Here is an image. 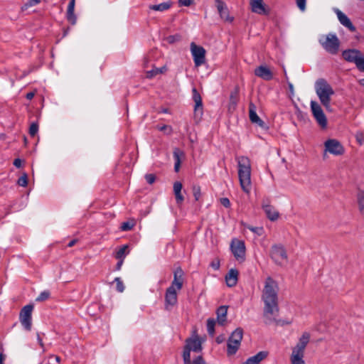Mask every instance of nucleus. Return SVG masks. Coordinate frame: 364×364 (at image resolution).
Here are the masks:
<instances>
[{
    "label": "nucleus",
    "instance_id": "obj_1",
    "mask_svg": "<svg viewBox=\"0 0 364 364\" xmlns=\"http://www.w3.org/2000/svg\"><path fill=\"white\" fill-rule=\"evenodd\" d=\"M278 291L277 282L271 277H268L265 280L262 294V299L264 304V316L267 319L265 323L269 324L274 321L277 325L290 324V321L276 320L272 317L279 312Z\"/></svg>",
    "mask_w": 364,
    "mask_h": 364
},
{
    "label": "nucleus",
    "instance_id": "obj_2",
    "mask_svg": "<svg viewBox=\"0 0 364 364\" xmlns=\"http://www.w3.org/2000/svg\"><path fill=\"white\" fill-rule=\"evenodd\" d=\"M238 177L242 191L248 193L251 188V164L246 156L237 158Z\"/></svg>",
    "mask_w": 364,
    "mask_h": 364
},
{
    "label": "nucleus",
    "instance_id": "obj_3",
    "mask_svg": "<svg viewBox=\"0 0 364 364\" xmlns=\"http://www.w3.org/2000/svg\"><path fill=\"white\" fill-rule=\"evenodd\" d=\"M315 90L321 103L329 109L331 96L335 93L331 85L325 79L319 78L315 82Z\"/></svg>",
    "mask_w": 364,
    "mask_h": 364
},
{
    "label": "nucleus",
    "instance_id": "obj_4",
    "mask_svg": "<svg viewBox=\"0 0 364 364\" xmlns=\"http://www.w3.org/2000/svg\"><path fill=\"white\" fill-rule=\"evenodd\" d=\"M309 341L310 334L308 332L303 333L296 345L292 348L290 356L291 364H306L304 360V352Z\"/></svg>",
    "mask_w": 364,
    "mask_h": 364
},
{
    "label": "nucleus",
    "instance_id": "obj_5",
    "mask_svg": "<svg viewBox=\"0 0 364 364\" xmlns=\"http://www.w3.org/2000/svg\"><path fill=\"white\" fill-rule=\"evenodd\" d=\"M318 42L327 53L331 55H336L338 53L341 43L335 33L322 36Z\"/></svg>",
    "mask_w": 364,
    "mask_h": 364
},
{
    "label": "nucleus",
    "instance_id": "obj_6",
    "mask_svg": "<svg viewBox=\"0 0 364 364\" xmlns=\"http://www.w3.org/2000/svg\"><path fill=\"white\" fill-rule=\"evenodd\" d=\"M270 257L279 266L287 262L288 256L284 245L281 244L273 245L270 250Z\"/></svg>",
    "mask_w": 364,
    "mask_h": 364
},
{
    "label": "nucleus",
    "instance_id": "obj_7",
    "mask_svg": "<svg viewBox=\"0 0 364 364\" xmlns=\"http://www.w3.org/2000/svg\"><path fill=\"white\" fill-rule=\"evenodd\" d=\"M202 350L201 341L198 336L188 338L186 340V345L183 351V359L191 358V351L200 352Z\"/></svg>",
    "mask_w": 364,
    "mask_h": 364
},
{
    "label": "nucleus",
    "instance_id": "obj_8",
    "mask_svg": "<svg viewBox=\"0 0 364 364\" xmlns=\"http://www.w3.org/2000/svg\"><path fill=\"white\" fill-rule=\"evenodd\" d=\"M33 305L28 304L23 306L19 314V320L25 330L29 331L32 326V311Z\"/></svg>",
    "mask_w": 364,
    "mask_h": 364
},
{
    "label": "nucleus",
    "instance_id": "obj_9",
    "mask_svg": "<svg viewBox=\"0 0 364 364\" xmlns=\"http://www.w3.org/2000/svg\"><path fill=\"white\" fill-rule=\"evenodd\" d=\"M311 109L318 125L321 128H326L327 127V119L320 105L316 101H311Z\"/></svg>",
    "mask_w": 364,
    "mask_h": 364
},
{
    "label": "nucleus",
    "instance_id": "obj_10",
    "mask_svg": "<svg viewBox=\"0 0 364 364\" xmlns=\"http://www.w3.org/2000/svg\"><path fill=\"white\" fill-rule=\"evenodd\" d=\"M191 50L196 66H200L205 62V50L203 47L197 46L195 43H191Z\"/></svg>",
    "mask_w": 364,
    "mask_h": 364
},
{
    "label": "nucleus",
    "instance_id": "obj_11",
    "mask_svg": "<svg viewBox=\"0 0 364 364\" xmlns=\"http://www.w3.org/2000/svg\"><path fill=\"white\" fill-rule=\"evenodd\" d=\"M230 249L237 260L245 259V245L243 241L233 239L230 244Z\"/></svg>",
    "mask_w": 364,
    "mask_h": 364
},
{
    "label": "nucleus",
    "instance_id": "obj_12",
    "mask_svg": "<svg viewBox=\"0 0 364 364\" xmlns=\"http://www.w3.org/2000/svg\"><path fill=\"white\" fill-rule=\"evenodd\" d=\"M325 151L329 153L339 156L344 153V148L342 144L336 139H328L324 143Z\"/></svg>",
    "mask_w": 364,
    "mask_h": 364
},
{
    "label": "nucleus",
    "instance_id": "obj_13",
    "mask_svg": "<svg viewBox=\"0 0 364 364\" xmlns=\"http://www.w3.org/2000/svg\"><path fill=\"white\" fill-rule=\"evenodd\" d=\"M262 208L268 219L271 221H275L279 218V213L275 208L270 204V200L269 198H265L262 200Z\"/></svg>",
    "mask_w": 364,
    "mask_h": 364
},
{
    "label": "nucleus",
    "instance_id": "obj_14",
    "mask_svg": "<svg viewBox=\"0 0 364 364\" xmlns=\"http://www.w3.org/2000/svg\"><path fill=\"white\" fill-rule=\"evenodd\" d=\"M362 53L357 49H347L342 52L343 59L350 63H354L355 65L360 60Z\"/></svg>",
    "mask_w": 364,
    "mask_h": 364
},
{
    "label": "nucleus",
    "instance_id": "obj_15",
    "mask_svg": "<svg viewBox=\"0 0 364 364\" xmlns=\"http://www.w3.org/2000/svg\"><path fill=\"white\" fill-rule=\"evenodd\" d=\"M184 272L181 267H178L173 272V280L170 287H173L178 290H181L183 287Z\"/></svg>",
    "mask_w": 364,
    "mask_h": 364
},
{
    "label": "nucleus",
    "instance_id": "obj_16",
    "mask_svg": "<svg viewBox=\"0 0 364 364\" xmlns=\"http://www.w3.org/2000/svg\"><path fill=\"white\" fill-rule=\"evenodd\" d=\"M165 302H166V309H168V306H174L177 303V293L176 289L173 287H169L166 291L165 294Z\"/></svg>",
    "mask_w": 364,
    "mask_h": 364
},
{
    "label": "nucleus",
    "instance_id": "obj_17",
    "mask_svg": "<svg viewBox=\"0 0 364 364\" xmlns=\"http://www.w3.org/2000/svg\"><path fill=\"white\" fill-rule=\"evenodd\" d=\"M239 92L240 89L238 86H235V88L231 91L229 103L228 105V110L229 112H232L235 110L239 102Z\"/></svg>",
    "mask_w": 364,
    "mask_h": 364
},
{
    "label": "nucleus",
    "instance_id": "obj_18",
    "mask_svg": "<svg viewBox=\"0 0 364 364\" xmlns=\"http://www.w3.org/2000/svg\"><path fill=\"white\" fill-rule=\"evenodd\" d=\"M336 13L337 15V17L340 21V23L347 28H348L349 31L351 32H354L356 30V28L355 26L352 23L350 18L341 11L339 9H336Z\"/></svg>",
    "mask_w": 364,
    "mask_h": 364
},
{
    "label": "nucleus",
    "instance_id": "obj_19",
    "mask_svg": "<svg viewBox=\"0 0 364 364\" xmlns=\"http://www.w3.org/2000/svg\"><path fill=\"white\" fill-rule=\"evenodd\" d=\"M249 117L252 123L257 124L262 128L264 127L265 123L256 113V106L252 102L249 105Z\"/></svg>",
    "mask_w": 364,
    "mask_h": 364
},
{
    "label": "nucleus",
    "instance_id": "obj_20",
    "mask_svg": "<svg viewBox=\"0 0 364 364\" xmlns=\"http://www.w3.org/2000/svg\"><path fill=\"white\" fill-rule=\"evenodd\" d=\"M255 75L264 80H271L273 78V74L270 69L264 65H260L255 70Z\"/></svg>",
    "mask_w": 364,
    "mask_h": 364
},
{
    "label": "nucleus",
    "instance_id": "obj_21",
    "mask_svg": "<svg viewBox=\"0 0 364 364\" xmlns=\"http://www.w3.org/2000/svg\"><path fill=\"white\" fill-rule=\"evenodd\" d=\"M193 100L195 102L194 112L196 115H202L203 114V102L200 93L196 88H193Z\"/></svg>",
    "mask_w": 364,
    "mask_h": 364
},
{
    "label": "nucleus",
    "instance_id": "obj_22",
    "mask_svg": "<svg viewBox=\"0 0 364 364\" xmlns=\"http://www.w3.org/2000/svg\"><path fill=\"white\" fill-rule=\"evenodd\" d=\"M215 2L220 17L225 21H232V18L229 17V12L225 4L221 0H215Z\"/></svg>",
    "mask_w": 364,
    "mask_h": 364
},
{
    "label": "nucleus",
    "instance_id": "obj_23",
    "mask_svg": "<svg viewBox=\"0 0 364 364\" xmlns=\"http://www.w3.org/2000/svg\"><path fill=\"white\" fill-rule=\"evenodd\" d=\"M239 272L236 269H231L225 276L226 284L232 287L237 284Z\"/></svg>",
    "mask_w": 364,
    "mask_h": 364
},
{
    "label": "nucleus",
    "instance_id": "obj_24",
    "mask_svg": "<svg viewBox=\"0 0 364 364\" xmlns=\"http://www.w3.org/2000/svg\"><path fill=\"white\" fill-rule=\"evenodd\" d=\"M173 155L175 160L174 171L176 172H178L181 167V160L184 159L185 154L183 151L179 148H174Z\"/></svg>",
    "mask_w": 364,
    "mask_h": 364
},
{
    "label": "nucleus",
    "instance_id": "obj_25",
    "mask_svg": "<svg viewBox=\"0 0 364 364\" xmlns=\"http://www.w3.org/2000/svg\"><path fill=\"white\" fill-rule=\"evenodd\" d=\"M250 5L252 12L258 14H266V10L264 5L262 3V0H250Z\"/></svg>",
    "mask_w": 364,
    "mask_h": 364
},
{
    "label": "nucleus",
    "instance_id": "obj_26",
    "mask_svg": "<svg viewBox=\"0 0 364 364\" xmlns=\"http://www.w3.org/2000/svg\"><path fill=\"white\" fill-rule=\"evenodd\" d=\"M183 186L182 183L179 181H176L173 183V193L176 198V201L178 205H181L183 200L184 197L181 193Z\"/></svg>",
    "mask_w": 364,
    "mask_h": 364
},
{
    "label": "nucleus",
    "instance_id": "obj_27",
    "mask_svg": "<svg viewBox=\"0 0 364 364\" xmlns=\"http://www.w3.org/2000/svg\"><path fill=\"white\" fill-rule=\"evenodd\" d=\"M75 9V0H70L68 4V9H67V20L72 24L75 25L77 21V17L74 13Z\"/></svg>",
    "mask_w": 364,
    "mask_h": 364
},
{
    "label": "nucleus",
    "instance_id": "obj_28",
    "mask_svg": "<svg viewBox=\"0 0 364 364\" xmlns=\"http://www.w3.org/2000/svg\"><path fill=\"white\" fill-rule=\"evenodd\" d=\"M227 314H228V306H220L218 308L216 311L217 314V321L218 323L223 326L227 319Z\"/></svg>",
    "mask_w": 364,
    "mask_h": 364
},
{
    "label": "nucleus",
    "instance_id": "obj_29",
    "mask_svg": "<svg viewBox=\"0 0 364 364\" xmlns=\"http://www.w3.org/2000/svg\"><path fill=\"white\" fill-rule=\"evenodd\" d=\"M240 343H241L240 342H238L237 341H235L228 338V344H227L228 355H235L236 353V352L237 351V350L240 346Z\"/></svg>",
    "mask_w": 364,
    "mask_h": 364
},
{
    "label": "nucleus",
    "instance_id": "obj_30",
    "mask_svg": "<svg viewBox=\"0 0 364 364\" xmlns=\"http://www.w3.org/2000/svg\"><path fill=\"white\" fill-rule=\"evenodd\" d=\"M172 4H173V3L169 1H166V2H163L159 4L149 5V9L154 10V11H164L168 10L171 7Z\"/></svg>",
    "mask_w": 364,
    "mask_h": 364
},
{
    "label": "nucleus",
    "instance_id": "obj_31",
    "mask_svg": "<svg viewBox=\"0 0 364 364\" xmlns=\"http://www.w3.org/2000/svg\"><path fill=\"white\" fill-rule=\"evenodd\" d=\"M243 337V330L242 328H236L230 335L229 337L230 339H232L233 341H237L238 342L241 343V341Z\"/></svg>",
    "mask_w": 364,
    "mask_h": 364
},
{
    "label": "nucleus",
    "instance_id": "obj_32",
    "mask_svg": "<svg viewBox=\"0 0 364 364\" xmlns=\"http://www.w3.org/2000/svg\"><path fill=\"white\" fill-rule=\"evenodd\" d=\"M357 200L359 210L361 214H364V191H359L357 193Z\"/></svg>",
    "mask_w": 364,
    "mask_h": 364
},
{
    "label": "nucleus",
    "instance_id": "obj_33",
    "mask_svg": "<svg viewBox=\"0 0 364 364\" xmlns=\"http://www.w3.org/2000/svg\"><path fill=\"white\" fill-rule=\"evenodd\" d=\"M183 360L184 364H206L205 361L201 355L196 357L193 360H191V358Z\"/></svg>",
    "mask_w": 364,
    "mask_h": 364
},
{
    "label": "nucleus",
    "instance_id": "obj_34",
    "mask_svg": "<svg viewBox=\"0 0 364 364\" xmlns=\"http://www.w3.org/2000/svg\"><path fill=\"white\" fill-rule=\"evenodd\" d=\"M215 321L214 318H208L207 321V331L210 336H213L215 334Z\"/></svg>",
    "mask_w": 364,
    "mask_h": 364
},
{
    "label": "nucleus",
    "instance_id": "obj_35",
    "mask_svg": "<svg viewBox=\"0 0 364 364\" xmlns=\"http://www.w3.org/2000/svg\"><path fill=\"white\" fill-rule=\"evenodd\" d=\"M129 246L127 245H122L119 247V249L117 251L115 257L117 259H124L126 254V251L128 249Z\"/></svg>",
    "mask_w": 364,
    "mask_h": 364
},
{
    "label": "nucleus",
    "instance_id": "obj_36",
    "mask_svg": "<svg viewBox=\"0 0 364 364\" xmlns=\"http://www.w3.org/2000/svg\"><path fill=\"white\" fill-rule=\"evenodd\" d=\"M135 221L134 220L124 222L121 224L120 229L122 231H129L131 230L135 225Z\"/></svg>",
    "mask_w": 364,
    "mask_h": 364
},
{
    "label": "nucleus",
    "instance_id": "obj_37",
    "mask_svg": "<svg viewBox=\"0 0 364 364\" xmlns=\"http://www.w3.org/2000/svg\"><path fill=\"white\" fill-rule=\"evenodd\" d=\"M193 195L196 200H199L201 196V189L198 185H194L192 188Z\"/></svg>",
    "mask_w": 364,
    "mask_h": 364
},
{
    "label": "nucleus",
    "instance_id": "obj_38",
    "mask_svg": "<svg viewBox=\"0 0 364 364\" xmlns=\"http://www.w3.org/2000/svg\"><path fill=\"white\" fill-rule=\"evenodd\" d=\"M40 3H41V0H29L21 7V10L25 11V10L28 9L29 7L33 6Z\"/></svg>",
    "mask_w": 364,
    "mask_h": 364
},
{
    "label": "nucleus",
    "instance_id": "obj_39",
    "mask_svg": "<svg viewBox=\"0 0 364 364\" xmlns=\"http://www.w3.org/2000/svg\"><path fill=\"white\" fill-rule=\"evenodd\" d=\"M38 131V124L33 122L29 127V134L31 136H34Z\"/></svg>",
    "mask_w": 364,
    "mask_h": 364
},
{
    "label": "nucleus",
    "instance_id": "obj_40",
    "mask_svg": "<svg viewBox=\"0 0 364 364\" xmlns=\"http://www.w3.org/2000/svg\"><path fill=\"white\" fill-rule=\"evenodd\" d=\"M50 297V292L48 291H44L41 292L39 296L36 298V301H43Z\"/></svg>",
    "mask_w": 364,
    "mask_h": 364
},
{
    "label": "nucleus",
    "instance_id": "obj_41",
    "mask_svg": "<svg viewBox=\"0 0 364 364\" xmlns=\"http://www.w3.org/2000/svg\"><path fill=\"white\" fill-rule=\"evenodd\" d=\"M17 183L20 186L26 187L28 184L27 175L26 173H24L21 177H19Z\"/></svg>",
    "mask_w": 364,
    "mask_h": 364
},
{
    "label": "nucleus",
    "instance_id": "obj_42",
    "mask_svg": "<svg viewBox=\"0 0 364 364\" xmlns=\"http://www.w3.org/2000/svg\"><path fill=\"white\" fill-rule=\"evenodd\" d=\"M114 282H116L117 290L119 292H122L124 289V286L123 284V282L120 279V278H119V277L115 278Z\"/></svg>",
    "mask_w": 364,
    "mask_h": 364
},
{
    "label": "nucleus",
    "instance_id": "obj_43",
    "mask_svg": "<svg viewBox=\"0 0 364 364\" xmlns=\"http://www.w3.org/2000/svg\"><path fill=\"white\" fill-rule=\"evenodd\" d=\"M181 39V36L179 34L169 36L167 38V41L169 43H173L175 42L179 41Z\"/></svg>",
    "mask_w": 364,
    "mask_h": 364
},
{
    "label": "nucleus",
    "instance_id": "obj_44",
    "mask_svg": "<svg viewBox=\"0 0 364 364\" xmlns=\"http://www.w3.org/2000/svg\"><path fill=\"white\" fill-rule=\"evenodd\" d=\"M249 229L259 236L262 235L264 232L262 227H250Z\"/></svg>",
    "mask_w": 364,
    "mask_h": 364
},
{
    "label": "nucleus",
    "instance_id": "obj_45",
    "mask_svg": "<svg viewBox=\"0 0 364 364\" xmlns=\"http://www.w3.org/2000/svg\"><path fill=\"white\" fill-rule=\"evenodd\" d=\"M157 129L159 130V131H161V132H165L166 130H168V132H167L168 134H171L172 133V128L170 126H168V125H162V126H159L158 125L156 127Z\"/></svg>",
    "mask_w": 364,
    "mask_h": 364
},
{
    "label": "nucleus",
    "instance_id": "obj_46",
    "mask_svg": "<svg viewBox=\"0 0 364 364\" xmlns=\"http://www.w3.org/2000/svg\"><path fill=\"white\" fill-rule=\"evenodd\" d=\"M145 178L149 184H152L155 182L156 176L153 173H148L145 175Z\"/></svg>",
    "mask_w": 364,
    "mask_h": 364
},
{
    "label": "nucleus",
    "instance_id": "obj_47",
    "mask_svg": "<svg viewBox=\"0 0 364 364\" xmlns=\"http://www.w3.org/2000/svg\"><path fill=\"white\" fill-rule=\"evenodd\" d=\"M356 140L360 145L364 144V134L362 132H358L355 135Z\"/></svg>",
    "mask_w": 364,
    "mask_h": 364
},
{
    "label": "nucleus",
    "instance_id": "obj_48",
    "mask_svg": "<svg viewBox=\"0 0 364 364\" xmlns=\"http://www.w3.org/2000/svg\"><path fill=\"white\" fill-rule=\"evenodd\" d=\"M298 8L304 11L306 9V0H296Z\"/></svg>",
    "mask_w": 364,
    "mask_h": 364
},
{
    "label": "nucleus",
    "instance_id": "obj_49",
    "mask_svg": "<svg viewBox=\"0 0 364 364\" xmlns=\"http://www.w3.org/2000/svg\"><path fill=\"white\" fill-rule=\"evenodd\" d=\"M193 3V0H178L180 6H189Z\"/></svg>",
    "mask_w": 364,
    "mask_h": 364
},
{
    "label": "nucleus",
    "instance_id": "obj_50",
    "mask_svg": "<svg viewBox=\"0 0 364 364\" xmlns=\"http://www.w3.org/2000/svg\"><path fill=\"white\" fill-rule=\"evenodd\" d=\"M356 67L358 68V70H360V71H363L364 72V56L363 55H362L360 60L358 61V63H357V65Z\"/></svg>",
    "mask_w": 364,
    "mask_h": 364
},
{
    "label": "nucleus",
    "instance_id": "obj_51",
    "mask_svg": "<svg viewBox=\"0 0 364 364\" xmlns=\"http://www.w3.org/2000/svg\"><path fill=\"white\" fill-rule=\"evenodd\" d=\"M210 265L211 267H213L215 270L219 269V268H220V260H219V259L216 258L214 260H213Z\"/></svg>",
    "mask_w": 364,
    "mask_h": 364
},
{
    "label": "nucleus",
    "instance_id": "obj_52",
    "mask_svg": "<svg viewBox=\"0 0 364 364\" xmlns=\"http://www.w3.org/2000/svg\"><path fill=\"white\" fill-rule=\"evenodd\" d=\"M220 203L225 208H229L230 205V200L228 198H220Z\"/></svg>",
    "mask_w": 364,
    "mask_h": 364
},
{
    "label": "nucleus",
    "instance_id": "obj_53",
    "mask_svg": "<svg viewBox=\"0 0 364 364\" xmlns=\"http://www.w3.org/2000/svg\"><path fill=\"white\" fill-rule=\"evenodd\" d=\"M13 164L16 168H21L22 165V161L20 159H15Z\"/></svg>",
    "mask_w": 364,
    "mask_h": 364
},
{
    "label": "nucleus",
    "instance_id": "obj_54",
    "mask_svg": "<svg viewBox=\"0 0 364 364\" xmlns=\"http://www.w3.org/2000/svg\"><path fill=\"white\" fill-rule=\"evenodd\" d=\"M35 93L33 92H28L26 95L27 100H31L33 98Z\"/></svg>",
    "mask_w": 364,
    "mask_h": 364
},
{
    "label": "nucleus",
    "instance_id": "obj_55",
    "mask_svg": "<svg viewBox=\"0 0 364 364\" xmlns=\"http://www.w3.org/2000/svg\"><path fill=\"white\" fill-rule=\"evenodd\" d=\"M6 355L3 353H0V364H4V360H5Z\"/></svg>",
    "mask_w": 364,
    "mask_h": 364
},
{
    "label": "nucleus",
    "instance_id": "obj_56",
    "mask_svg": "<svg viewBox=\"0 0 364 364\" xmlns=\"http://www.w3.org/2000/svg\"><path fill=\"white\" fill-rule=\"evenodd\" d=\"M123 260L124 259H119V262L117 263V265H116V269L117 270L120 269L122 264H123Z\"/></svg>",
    "mask_w": 364,
    "mask_h": 364
},
{
    "label": "nucleus",
    "instance_id": "obj_57",
    "mask_svg": "<svg viewBox=\"0 0 364 364\" xmlns=\"http://www.w3.org/2000/svg\"><path fill=\"white\" fill-rule=\"evenodd\" d=\"M37 339H38V341L39 343V345L43 348L44 345H43V341L41 339V338L40 337V335L39 333L37 334Z\"/></svg>",
    "mask_w": 364,
    "mask_h": 364
},
{
    "label": "nucleus",
    "instance_id": "obj_58",
    "mask_svg": "<svg viewBox=\"0 0 364 364\" xmlns=\"http://www.w3.org/2000/svg\"><path fill=\"white\" fill-rule=\"evenodd\" d=\"M77 240H72L68 244V247H71L74 246L75 245V243L77 242Z\"/></svg>",
    "mask_w": 364,
    "mask_h": 364
},
{
    "label": "nucleus",
    "instance_id": "obj_59",
    "mask_svg": "<svg viewBox=\"0 0 364 364\" xmlns=\"http://www.w3.org/2000/svg\"><path fill=\"white\" fill-rule=\"evenodd\" d=\"M289 91L291 94H294V86L291 82H288Z\"/></svg>",
    "mask_w": 364,
    "mask_h": 364
},
{
    "label": "nucleus",
    "instance_id": "obj_60",
    "mask_svg": "<svg viewBox=\"0 0 364 364\" xmlns=\"http://www.w3.org/2000/svg\"><path fill=\"white\" fill-rule=\"evenodd\" d=\"M150 73H151V76H153L154 75H156V74L159 73V70L157 69L156 71L155 70H152Z\"/></svg>",
    "mask_w": 364,
    "mask_h": 364
},
{
    "label": "nucleus",
    "instance_id": "obj_61",
    "mask_svg": "<svg viewBox=\"0 0 364 364\" xmlns=\"http://www.w3.org/2000/svg\"><path fill=\"white\" fill-rule=\"evenodd\" d=\"M359 83L360 85L364 87V78L359 80Z\"/></svg>",
    "mask_w": 364,
    "mask_h": 364
},
{
    "label": "nucleus",
    "instance_id": "obj_62",
    "mask_svg": "<svg viewBox=\"0 0 364 364\" xmlns=\"http://www.w3.org/2000/svg\"><path fill=\"white\" fill-rule=\"evenodd\" d=\"M55 359L56 360L57 363H60V358L58 355H55Z\"/></svg>",
    "mask_w": 364,
    "mask_h": 364
},
{
    "label": "nucleus",
    "instance_id": "obj_63",
    "mask_svg": "<svg viewBox=\"0 0 364 364\" xmlns=\"http://www.w3.org/2000/svg\"><path fill=\"white\" fill-rule=\"evenodd\" d=\"M217 341H218V343H220V338H217Z\"/></svg>",
    "mask_w": 364,
    "mask_h": 364
},
{
    "label": "nucleus",
    "instance_id": "obj_64",
    "mask_svg": "<svg viewBox=\"0 0 364 364\" xmlns=\"http://www.w3.org/2000/svg\"><path fill=\"white\" fill-rule=\"evenodd\" d=\"M217 341H218V343H220V338H217Z\"/></svg>",
    "mask_w": 364,
    "mask_h": 364
}]
</instances>
